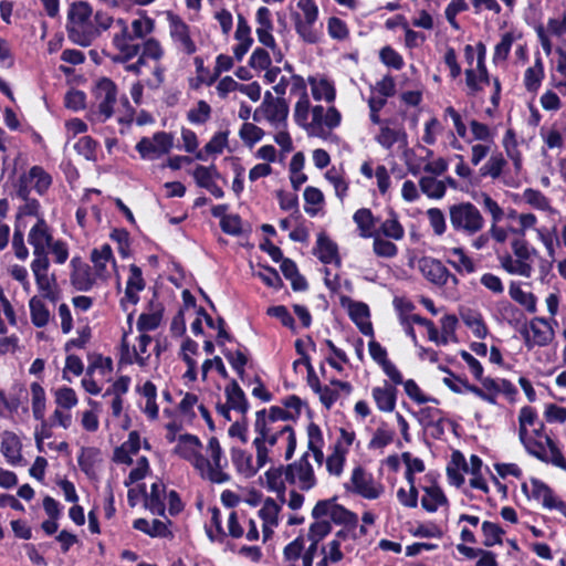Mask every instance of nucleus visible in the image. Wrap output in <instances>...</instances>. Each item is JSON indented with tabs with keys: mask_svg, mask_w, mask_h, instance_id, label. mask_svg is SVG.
<instances>
[{
	"mask_svg": "<svg viewBox=\"0 0 566 566\" xmlns=\"http://www.w3.org/2000/svg\"><path fill=\"white\" fill-rule=\"evenodd\" d=\"M92 14L93 9L86 1H76L70 6L65 29L72 43L83 48L93 43L98 32L90 23Z\"/></svg>",
	"mask_w": 566,
	"mask_h": 566,
	"instance_id": "nucleus-1",
	"label": "nucleus"
},
{
	"mask_svg": "<svg viewBox=\"0 0 566 566\" xmlns=\"http://www.w3.org/2000/svg\"><path fill=\"white\" fill-rule=\"evenodd\" d=\"M297 11L291 13L294 29L297 35L307 44H316L321 40V33L315 30L314 24L318 20V6L314 0H298Z\"/></svg>",
	"mask_w": 566,
	"mask_h": 566,
	"instance_id": "nucleus-2",
	"label": "nucleus"
},
{
	"mask_svg": "<svg viewBox=\"0 0 566 566\" xmlns=\"http://www.w3.org/2000/svg\"><path fill=\"white\" fill-rule=\"evenodd\" d=\"M450 222L455 231L473 235L482 230L484 219L480 210L472 202H460L449 208Z\"/></svg>",
	"mask_w": 566,
	"mask_h": 566,
	"instance_id": "nucleus-3",
	"label": "nucleus"
},
{
	"mask_svg": "<svg viewBox=\"0 0 566 566\" xmlns=\"http://www.w3.org/2000/svg\"><path fill=\"white\" fill-rule=\"evenodd\" d=\"M254 431L259 437L263 438L269 447H274L277 443L279 438L286 433L287 446L284 458L285 460H291L293 458L296 450L297 440L295 430L292 426L286 424L273 431L268 424L266 409L263 408L255 413Z\"/></svg>",
	"mask_w": 566,
	"mask_h": 566,
	"instance_id": "nucleus-4",
	"label": "nucleus"
},
{
	"mask_svg": "<svg viewBox=\"0 0 566 566\" xmlns=\"http://www.w3.org/2000/svg\"><path fill=\"white\" fill-rule=\"evenodd\" d=\"M520 334L528 350L534 347L548 346L555 338V331L549 321L545 317L535 316L520 327Z\"/></svg>",
	"mask_w": 566,
	"mask_h": 566,
	"instance_id": "nucleus-5",
	"label": "nucleus"
},
{
	"mask_svg": "<svg viewBox=\"0 0 566 566\" xmlns=\"http://www.w3.org/2000/svg\"><path fill=\"white\" fill-rule=\"evenodd\" d=\"M537 420V412L531 406H524L520 410L518 416V437L526 452L539 461H546L547 451L543 441L528 437V426H534Z\"/></svg>",
	"mask_w": 566,
	"mask_h": 566,
	"instance_id": "nucleus-6",
	"label": "nucleus"
},
{
	"mask_svg": "<svg viewBox=\"0 0 566 566\" xmlns=\"http://www.w3.org/2000/svg\"><path fill=\"white\" fill-rule=\"evenodd\" d=\"M201 448L202 443L197 436L184 433L178 437V443L174 448V453L190 462L196 470L203 473L206 467H209V460L200 452Z\"/></svg>",
	"mask_w": 566,
	"mask_h": 566,
	"instance_id": "nucleus-7",
	"label": "nucleus"
},
{
	"mask_svg": "<svg viewBox=\"0 0 566 566\" xmlns=\"http://www.w3.org/2000/svg\"><path fill=\"white\" fill-rule=\"evenodd\" d=\"M350 483L352 486L347 483L345 484L347 491H352L353 493H356L368 500L378 499L382 491L381 486H376L374 484L373 475L367 473L366 470L360 465L354 468Z\"/></svg>",
	"mask_w": 566,
	"mask_h": 566,
	"instance_id": "nucleus-8",
	"label": "nucleus"
},
{
	"mask_svg": "<svg viewBox=\"0 0 566 566\" xmlns=\"http://www.w3.org/2000/svg\"><path fill=\"white\" fill-rule=\"evenodd\" d=\"M94 95L99 101L98 114L103 116V120L111 118L117 101V86L115 82L108 77L99 78L95 85Z\"/></svg>",
	"mask_w": 566,
	"mask_h": 566,
	"instance_id": "nucleus-9",
	"label": "nucleus"
},
{
	"mask_svg": "<svg viewBox=\"0 0 566 566\" xmlns=\"http://www.w3.org/2000/svg\"><path fill=\"white\" fill-rule=\"evenodd\" d=\"M208 450L211 454L209 467H206L207 478L210 482L221 484L230 480V475L223 472L228 461L223 458V451L217 437H211L208 441Z\"/></svg>",
	"mask_w": 566,
	"mask_h": 566,
	"instance_id": "nucleus-10",
	"label": "nucleus"
},
{
	"mask_svg": "<svg viewBox=\"0 0 566 566\" xmlns=\"http://www.w3.org/2000/svg\"><path fill=\"white\" fill-rule=\"evenodd\" d=\"M139 492L142 497L144 499V507L148 510L151 514L158 516H166V485L161 480L154 482L150 485V492L148 493L146 490V484H138Z\"/></svg>",
	"mask_w": 566,
	"mask_h": 566,
	"instance_id": "nucleus-11",
	"label": "nucleus"
},
{
	"mask_svg": "<svg viewBox=\"0 0 566 566\" xmlns=\"http://www.w3.org/2000/svg\"><path fill=\"white\" fill-rule=\"evenodd\" d=\"M167 20L170 28V36L174 41L179 42L186 54L191 55L197 51L196 43L190 36L189 25L171 11L167 12Z\"/></svg>",
	"mask_w": 566,
	"mask_h": 566,
	"instance_id": "nucleus-12",
	"label": "nucleus"
},
{
	"mask_svg": "<svg viewBox=\"0 0 566 566\" xmlns=\"http://www.w3.org/2000/svg\"><path fill=\"white\" fill-rule=\"evenodd\" d=\"M71 284L77 291L87 292L95 284V276L91 266L83 262L80 256H74L71 260Z\"/></svg>",
	"mask_w": 566,
	"mask_h": 566,
	"instance_id": "nucleus-13",
	"label": "nucleus"
},
{
	"mask_svg": "<svg viewBox=\"0 0 566 566\" xmlns=\"http://www.w3.org/2000/svg\"><path fill=\"white\" fill-rule=\"evenodd\" d=\"M419 269L429 282L438 286L447 285L449 282L450 271L440 260L423 256L419 260Z\"/></svg>",
	"mask_w": 566,
	"mask_h": 566,
	"instance_id": "nucleus-14",
	"label": "nucleus"
},
{
	"mask_svg": "<svg viewBox=\"0 0 566 566\" xmlns=\"http://www.w3.org/2000/svg\"><path fill=\"white\" fill-rule=\"evenodd\" d=\"M316 250L317 252L314 253L323 264H335L336 266H340L342 260L338 247L326 233L321 232L317 235Z\"/></svg>",
	"mask_w": 566,
	"mask_h": 566,
	"instance_id": "nucleus-15",
	"label": "nucleus"
},
{
	"mask_svg": "<svg viewBox=\"0 0 566 566\" xmlns=\"http://www.w3.org/2000/svg\"><path fill=\"white\" fill-rule=\"evenodd\" d=\"M0 451L6 460L12 465L20 464L23 459L21 453L22 443L19 437L12 431L6 430L2 433Z\"/></svg>",
	"mask_w": 566,
	"mask_h": 566,
	"instance_id": "nucleus-16",
	"label": "nucleus"
},
{
	"mask_svg": "<svg viewBox=\"0 0 566 566\" xmlns=\"http://www.w3.org/2000/svg\"><path fill=\"white\" fill-rule=\"evenodd\" d=\"M29 243L33 247V254L40 255L45 251L52 241L53 237L49 231L48 224L43 218H40L38 222L31 228L29 232Z\"/></svg>",
	"mask_w": 566,
	"mask_h": 566,
	"instance_id": "nucleus-17",
	"label": "nucleus"
},
{
	"mask_svg": "<svg viewBox=\"0 0 566 566\" xmlns=\"http://www.w3.org/2000/svg\"><path fill=\"white\" fill-rule=\"evenodd\" d=\"M128 334V332H124L120 339L118 366L123 367L137 364L139 367L144 368L148 365L150 355L142 356L137 352V348L133 347V349H130Z\"/></svg>",
	"mask_w": 566,
	"mask_h": 566,
	"instance_id": "nucleus-18",
	"label": "nucleus"
},
{
	"mask_svg": "<svg viewBox=\"0 0 566 566\" xmlns=\"http://www.w3.org/2000/svg\"><path fill=\"white\" fill-rule=\"evenodd\" d=\"M308 458V452H305L295 461L296 480H298V486L302 491H310L317 484L314 469Z\"/></svg>",
	"mask_w": 566,
	"mask_h": 566,
	"instance_id": "nucleus-19",
	"label": "nucleus"
},
{
	"mask_svg": "<svg viewBox=\"0 0 566 566\" xmlns=\"http://www.w3.org/2000/svg\"><path fill=\"white\" fill-rule=\"evenodd\" d=\"M371 395L377 408L380 411H394L397 401V389L394 385L385 380V386L373 388Z\"/></svg>",
	"mask_w": 566,
	"mask_h": 566,
	"instance_id": "nucleus-20",
	"label": "nucleus"
},
{
	"mask_svg": "<svg viewBox=\"0 0 566 566\" xmlns=\"http://www.w3.org/2000/svg\"><path fill=\"white\" fill-rule=\"evenodd\" d=\"M544 77V62L539 52H537L535 54L534 65L527 67L524 73V86L526 91L530 93H536L539 90Z\"/></svg>",
	"mask_w": 566,
	"mask_h": 566,
	"instance_id": "nucleus-21",
	"label": "nucleus"
},
{
	"mask_svg": "<svg viewBox=\"0 0 566 566\" xmlns=\"http://www.w3.org/2000/svg\"><path fill=\"white\" fill-rule=\"evenodd\" d=\"M227 401L233 410L239 411L245 416L249 411L250 405L245 397L244 391L239 386L235 379H231L224 389Z\"/></svg>",
	"mask_w": 566,
	"mask_h": 566,
	"instance_id": "nucleus-22",
	"label": "nucleus"
},
{
	"mask_svg": "<svg viewBox=\"0 0 566 566\" xmlns=\"http://www.w3.org/2000/svg\"><path fill=\"white\" fill-rule=\"evenodd\" d=\"M353 220L356 223L359 235L368 239L376 234L375 227L379 222V218H376L369 208H360L355 211Z\"/></svg>",
	"mask_w": 566,
	"mask_h": 566,
	"instance_id": "nucleus-23",
	"label": "nucleus"
},
{
	"mask_svg": "<svg viewBox=\"0 0 566 566\" xmlns=\"http://www.w3.org/2000/svg\"><path fill=\"white\" fill-rule=\"evenodd\" d=\"M530 483L532 486L530 500L541 501L542 505L547 510H551L552 506H556L554 504L556 495L548 484L534 476L530 479Z\"/></svg>",
	"mask_w": 566,
	"mask_h": 566,
	"instance_id": "nucleus-24",
	"label": "nucleus"
},
{
	"mask_svg": "<svg viewBox=\"0 0 566 566\" xmlns=\"http://www.w3.org/2000/svg\"><path fill=\"white\" fill-rule=\"evenodd\" d=\"M423 491L426 494L421 499V506L428 513H434L439 506L448 505V497L439 485L426 486Z\"/></svg>",
	"mask_w": 566,
	"mask_h": 566,
	"instance_id": "nucleus-25",
	"label": "nucleus"
},
{
	"mask_svg": "<svg viewBox=\"0 0 566 566\" xmlns=\"http://www.w3.org/2000/svg\"><path fill=\"white\" fill-rule=\"evenodd\" d=\"M497 311L501 314L502 318L513 328L520 332V327H522L527 318L522 310L512 304L509 301H501L497 303Z\"/></svg>",
	"mask_w": 566,
	"mask_h": 566,
	"instance_id": "nucleus-26",
	"label": "nucleus"
},
{
	"mask_svg": "<svg viewBox=\"0 0 566 566\" xmlns=\"http://www.w3.org/2000/svg\"><path fill=\"white\" fill-rule=\"evenodd\" d=\"M376 233L396 241L403 239L405 228L399 221L398 213L392 208L388 209V218L380 223L379 230Z\"/></svg>",
	"mask_w": 566,
	"mask_h": 566,
	"instance_id": "nucleus-27",
	"label": "nucleus"
},
{
	"mask_svg": "<svg viewBox=\"0 0 566 566\" xmlns=\"http://www.w3.org/2000/svg\"><path fill=\"white\" fill-rule=\"evenodd\" d=\"M231 460L237 471L245 478L254 476L259 468L252 464V454L240 448H231Z\"/></svg>",
	"mask_w": 566,
	"mask_h": 566,
	"instance_id": "nucleus-28",
	"label": "nucleus"
},
{
	"mask_svg": "<svg viewBox=\"0 0 566 566\" xmlns=\"http://www.w3.org/2000/svg\"><path fill=\"white\" fill-rule=\"evenodd\" d=\"M307 82L312 86V95L315 101H321L323 98L327 103H332L335 101V86L327 78H321L319 81H317L314 76H308Z\"/></svg>",
	"mask_w": 566,
	"mask_h": 566,
	"instance_id": "nucleus-29",
	"label": "nucleus"
},
{
	"mask_svg": "<svg viewBox=\"0 0 566 566\" xmlns=\"http://www.w3.org/2000/svg\"><path fill=\"white\" fill-rule=\"evenodd\" d=\"M449 253L457 258V260L448 259L447 262L460 274H471L475 272L476 266L474 261L465 253L462 247H454L449 249Z\"/></svg>",
	"mask_w": 566,
	"mask_h": 566,
	"instance_id": "nucleus-30",
	"label": "nucleus"
},
{
	"mask_svg": "<svg viewBox=\"0 0 566 566\" xmlns=\"http://www.w3.org/2000/svg\"><path fill=\"white\" fill-rule=\"evenodd\" d=\"M211 518L210 525L205 526L206 535L212 543H224L227 533L222 526L221 512L217 506L210 509Z\"/></svg>",
	"mask_w": 566,
	"mask_h": 566,
	"instance_id": "nucleus-31",
	"label": "nucleus"
},
{
	"mask_svg": "<svg viewBox=\"0 0 566 566\" xmlns=\"http://www.w3.org/2000/svg\"><path fill=\"white\" fill-rule=\"evenodd\" d=\"M509 294L513 301L518 303L520 305L524 306V308L528 313H535L537 311V298L532 292H525L521 289V286L515 283L511 282Z\"/></svg>",
	"mask_w": 566,
	"mask_h": 566,
	"instance_id": "nucleus-32",
	"label": "nucleus"
},
{
	"mask_svg": "<svg viewBox=\"0 0 566 566\" xmlns=\"http://www.w3.org/2000/svg\"><path fill=\"white\" fill-rule=\"evenodd\" d=\"M30 182L34 181L33 188L38 195L43 196L52 185V177L41 166H32L25 174Z\"/></svg>",
	"mask_w": 566,
	"mask_h": 566,
	"instance_id": "nucleus-33",
	"label": "nucleus"
},
{
	"mask_svg": "<svg viewBox=\"0 0 566 566\" xmlns=\"http://www.w3.org/2000/svg\"><path fill=\"white\" fill-rule=\"evenodd\" d=\"M265 118L271 123H286L289 116V103L284 97H276L273 104L262 109Z\"/></svg>",
	"mask_w": 566,
	"mask_h": 566,
	"instance_id": "nucleus-34",
	"label": "nucleus"
},
{
	"mask_svg": "<svg viewBox=\"0 0 566 566\" xmlns=\"http://www.w3.org/2000/svg\"><path fill=\"white\" fill-rule=\"evenodd\" d=\"M31 322L35 327H44L50 321V311L44 302L38 296L29 301Z\"/></svg>",
	"mask_w": 566,
	"mask_h": 566,
	"instance_id": "nucleus-35",
	"label": "nucleus"
},
{
	"mask_svg": "<svg viewBox=\"0 0 566 566\" xmlns=\"http://www.w3.org/2000/svg\"><path fill=\"white\" fill-rule=\"evenodd\" d=\"M461 318L475 337L481 339L486 337L489 329L479 312L469 310L467 313L461 314Z\"/></svg>",
	"mask_w": 566,
	"mask_h": 566,
	"instance_id": "nucleus-36",
	"label": "nucleus"
},
{
	"mask_svg": "<svg viewBox=\"0 0 566 566\" xmlns=\"http://www.w3.org/2000/svg\"><path fill=\"white\" fill-rule=\"evenodd\" d=\"M331 521L336 525H344L345 527L355 530L358 524V516L344 505L335 503Z\"/></svg>",
	"mask_w": 566,
	"mask_h": 566,
	"instance_id": "nucleus-37",
	"label": "nucleus"
},
{
	"mask_svg": "<svg viewBox=\"0 0 566 566\" xmlns=\"http://www.w3.org/2000/svg\"><path fill=\"white\" fill-rule=\"evenodd\" d=\"M99 450L94 447H82L77 457V463L82 472L88 478L95 474V462Z\"/></svg>",
	"mask_w": 566,
	"mask_h": 566,
	"instance_id": "nucleus-38",
	"label": "nucleus"
},
{
	"mask_svg": "<svg viewBox=\"0 0 566 566\" xmlns=\"http://www.w3.org/2000/svg\"><path fill=\"white\" fill-rule=\"evenodd\" d=\"M420 190L432 199H441L447 191L446 184L432 176H423L419 180Z\"/></svg>",
	"mask_w": 566,
	"mask_h": 566,
	"instance_id": "nucleus-39",
	"label": "nucleus"
},
{
	"mask_svg": "<svg viewBox=\"0 0 566 566\" xmlns=\"http://www.w3.org/2000/svg\"><path fill=\"white\" fill-rule=\"evenodd\" d=\"M506 164L502 153L492 154L489 160L480 168V175L482 177L490 176L496 179L502 175Z\"/></svg>",
	"mask_w": 566,
	"mask_h": 566,
	"instance_id": "nucleus-40",
	"label": "nucleus"
},
{
	"mask_svg": "<svg viewBox=\"0 0 566 566\" xmlns=\"http://www.w3.org/2000/svg\"><path fill=\"white\" fill-rule=\"evenodd\" d=\"M482 534L484 536L483 545L485 547H492L494 545H501L503 543L502 536L504 530L496 523L484 521L481 526Z\"/></svg>",
	"mask_w": 566,
	"mask_h": 566,
	"instance_id": "nucleus-41",
	"label": "nucleus"
},
{
	"mask_svg": "<svg viewBox=\"0 0 566 566\" xmlns=\"http://www.w3.org/2000/svg\"><path fill=\"white\" fill-rule=\"evenodd\" d=\"M395 434V431L389 429L386 422H381V424L374 432V436L368 443V449H382L389 446L392 443Z\"/></svg>",
	"mask_w": 566,
	"mask_h": 566,
	"instance_id": "nucleus-42",
	"label": "nucleus"
},
{
	"mask_svg": "<svg viewBox=\"0 0 566 566\" xmlns=\"http://www.w3.org/2000/svg\"><path fill=\"white\" fill-rule=\"evenodd\" d=\"M340 303L342 305L348 303V315L355 324L368 319L370 316V311L366 303L352 301L348 296H340Z\"/></svg>",
	"mask_w": 566,
	"mask_h": 566,
	"instance_id": "nucleus-43",
	"label": "nucleus"
},
{
	"mask_svg": "<svg viewBox=\"0 0 566 566\" xmlns=\"http://www.w3.org/2000/svg\"><path fill=\"white\" fill-rule=\"evenodd\" d=\"M91 261L94 263L96 272L101 274L106 270L107 262L113 261L115 263L112 247L105 243L99 249H93L91 252Z\"/></svg>",
	"mask_w": 566,
	"mask_h": 566,
	"instance_id": "nucleus-44",
	"label": "nucleus"
},
{
	"mask_svg": "<svg viewBox=\"0 0 566 566\" xmlns=\"http://www.w3.org/2000/svg\"><path fill=\"white\" fill-rule=\"evenodd\" d=\"M523 198L531 207L542 210L552 211L549 199L539 190L533 188H526L523 192Z\"/></svg>",
	"mask_w": 566,
	"mask_h": 566,
	"instance_id": "nucleus-45",
	"label": "nucleus"
},
{
	"mask_svg": "<svg viewBox=\"0 0 566 566\" xmlns=\"http://www.w3.org/2000/svg\"><path fill=\"white\" fill-rule=\"evenodd\" d=\"M30 388L33 417L34 419H42L44 418L46 401L44 388L39 382H32Z\"/></svg>",
	"mask_w": 566,
	"mask_h": 566,
	"instance_id": "nucleus-46",
	"label": "nucleus"
},
{
	"mask_svg": "<svg viewBox=\"0 0 566 566\" xmlns=\"http://www.w3.org/2000/svg\"><path fill=\"white\" fill-rule=\"evenodd\" d=\"M303 197L305 200V206H304L305 212L311 217H315L317 214L318 209L313 208L311 206H319L324 202L323 192L316 187L307 186L304 189Z\"/></svg>",
	"mask_w": 566,
	"mask_h": 566,
	"instance_id": "nucleus-47",
	"label": "nucleus"
},
{
	"mask_svg": "<svg viewBox=\"0 0 566 566\" xmlns=\"http://www.w3.org/2000/svg\"><path fill=\"white\" fill-rule=\"evenodd\" d=\"M280 512L281 506L272 497H266L262 509L259 511V517L265 524L277 526Z\"/></svg>",
	"mask_w": 566,
	"mask_h": 566,
	"instance_id": "nucleus-48",
	"label": "nucleus"
},
{
	"mask_svg": "<svg viewBox=\"0 0 566 566\" xmlns=\"http://www.w3.org/2000/svg\"><path fill=\"white\" fill-rule=\"evenodd\" d=\"M163 319V308L153 313H142L137 321V329L146 334L159 327Z\"/></svg>",
	"mask_w": 566,
	"mask_h": 566,
	"instance_id": "nucleus-49",
	"label": "nucleus"
},
{
	"mask_svg": "<svg viewBox=\"0 0 566 566\" xmlns=\"http://www.w3.org/2000/svg\"><path fill=\"white\" fill-rule=\"evenodd\" d=\"M266 315L279 319L284 327L289 328L292 333H296L295 319L285 305L268 307Z\"/></svg>",
	"mask_w": 566,
	"mask_h": 566,
	"instance_id": "nucleus-50",
	"label": "nucleus"
},
{
	"mask_svg": "<svg viewBox=\"0 0 566 566\" xmlns=\"http://www.w3.org/2000/svg\"><path fill=\"white\" fill-rule=\"evenodd\" d=\"M411 321L420 326H423L427 328L428 332V338L431 342H434L438 345H447L448 338L444 335H439L438 328L436 327L434 323L426 317H422L419 314L411 315Z\"/></svg>",
	"mask_w": 566,
	"mask_h": 566,
	"instance_id": "nucleus-51",
	"label": "nucleus"
},
{
	"mask_svg": "<svg viewBox=\"0 0 566 566\" xmlns=\"http://www.w3.org/2000/svg\"><path fill=\"white\" fill-rule=\"evenodd\" d=\"M109 238L116 242L119 255L126 259L130 255V237L129 232L124 228H115L112 230Z\"/></svg>",
	"mask_w": 566,
	"mask_h": 566,
	"instance_id": "nucleus-52",
	"label": "nucleus"
},
{
	"mask_svg": "<svg viewBox=\"0 0 566 566\" xmlns=\"http://www.w3.org/2000/svg\"><path fill=\"white\" fill-rule=\"evenodd\" d=\"M55 403L57 407L70 410L78 402L76 392L73 388L63 386L54 392Z\"/></svg>",
	"mask_w": 566,
	"mask_h": 566,
	"instance_id": "nucleus-53",
	"label": "nucleus"
},
{
	"mask_svg": "<svg viewBox=\"0 0 566 566\" xmlns=\"http://www.w3.org/2000/svg\"><path fill=\"white\" fill-rule=\"evenodd\" d=\"M401 385H403L407 396L419 405L427 402H433L437 405L439 403V400L437 398L424 395L413 379H408L403 381Z\"/></svg>",
	"mask_w": 566,
	"mask_h": 566,
	"instance_id": "nucleus-54",
	"label": "nucleus"
},
{
	"mask_svg": "<svg viewBox=\"0 0 566 566\" xmlns=\"http://www.w3.org/2000/svg\"><path fill=\"white\" fill-rule=\"evenodd\" d=\"M98 143L91 136H82L74 145L75 151L87 160L96 159Z\"/></svg>",
	"mask_w": 566,
	"mask_h": 566,
	"instance_id": "nucleus-55",
	"label": "nucleus"
},
{
	"mask_svg": "<svg viewBox=\"0 0 566 566\" xmlns=\"http://www.w3.org/2000/svg\"><path fill=\"white\" fill-rule=\"evenodd\" d=\"M379 59L386 66L397 71H400L405 65L402 55L390 45H386L380 50Z\"/></svg>",
	"mask_w": 566,
	"mask_h": 566,
	"instance_id": "nucleus-56",
	"label": "nucleus"
},
{
	"mask_svg": "<svg viewBox=\"0 0 566 566\" xmlns=\"http://www.w3.org/2000/svg\"><path fill=\"white\" fill-rule=\"evenodd\" d=\"M373 238V250L377 256L390 259L397 255L398 248L394 242L381 239L378 233H376Z\"/></svg>",
	"mask_w": 566,
	"mask_h": 566,
	"instance_id": "nucleus-57",
	"label": "nucleus"
},
{
	"mask_svg": "<svg viewBox=\"0 0 566 566\" xmlns=\"http://www.w3.org/2000/svg\"><path fill=\"white\" fill-rule=\"evenodd\" d=\"M515 38L512 32H505L501 36V41L495 45L493 53V62L506 61L510 56L512 44Z\"/></svg>",
	"mask_w": 566,
	"mask_h": 566,
	"instance_id": "nucleus-58",
	"label": "nucleus"
},
{
	"mask_svg": "<svg viewBox=\"0 0 566 566\" xmlns=\"http://www.w3.org/2000/svg\"><path fill=\"white\" fill-rule=\"evenodd\" d=\"M211 170H214L216 178L220 177V174L216 165H211L209 167L198 165L195 168L192 176L198 187L206 189L209 186V184L213 182Z\"/></svg>",
	"mask_w": 566,
	"mask_h": 566,
	"instance_id": "nucleus-59",
	"label": "nucleus"
},
{
	"mask_svg": "<svg viewBox=\"0 0 566 566\" xmlns=\"http://www.w3.org/2000/svg\"><path fill=\"white\" fill-rule=\"evenodd\" d=\"M239 348L237 350H231L230 348L223 349V356L227 358L232 369H238L240 367H245L249 358L245 354L248 350L244 345L238 343Z\"/></svg>",
	"mask_w": 566,
	"mask_h": 566,
	"instance_id": "nucleus-60",
	"label": "nucleus"
},
{
	"mask_svg": "<svg viewBox=\"0 0 566 566\" xmlns=\"http://www.w3.org/2000/svg\"><path fill=\"white\" fill-rule=\"evenodd\" d=\"M211 116V107L206 101H199L196 108H191L187 118L190 123L196 125L206 124Z\"/></svg>",
	"mask_w": 566,
	"mask_h": 566,
	"instance_id": "nucleus-61",
	"label": "nucleus"
},
{
	"mask_svg": "<svg viewBox=\"0 0 566 566\" xmlns=\"http://www.w3.org/2000/svg\"><path fill=\"white\" fill-rule=\"evenodd\" d=\"M546 444L549 450V454L547 453L546 461L544 463H552L553 465L566 471V459L559 449L557 442L552 438H546Z\"/></svg>",
	"mask_w": 566,
	"mask_h": 566,
	"instance_id": "nucleus-62",
	"label": "nucleus"
},
{
	"mask_svg": "<svg viewBox=\"0 0 566 566\" xmlns=\"http://www.w3.org/2000/svg\"><path fill=\"white\" fill-rule=\"evenodd\" d=\"M241 139L252 147L255 143L260 142L264 136V130L251 123H244L239 132Z\"/></svg>",
	"mask_w": 566,
	"mask_h": 566,
	"instance_id": "nucleus-63",
	"label": "nucleus"
},
{
	"mask_svg": "<svg viewBox=\"0 0 566 566\" xmlns=\"http://www.w3.org/2000/svg\"><path fill=\"white\" fill-rule=\"evenodd\" d=\"M64 106L74 112L86 107V94L83 91L72 88L64 96Z\"/></svg>",
	"mask_w": 566,
	"mask_h": 566,
	"instance_id": "nucleus-64",
	"label": "nucleus"
}]
</instances>
